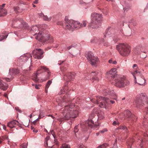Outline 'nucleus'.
Wrapping results in <instances>:
<instances>
[{"label": "nucleus", "instance_id": "f257e3e1", "mask_svg": "<svg viewBox=\"0 0 148 148\" xmlns=\"http://www.w3.org/2000/svg\"><path fill=\"white\" fill-rule=\"evenodd\" d=\"M39 25H35L33 26L31 28V31L35 33L34 35L35 36V38L42 42L50 43L53 42V38L48 32L46 33L45 32L41 31L37 33L39 30Z\"/></svg>", "mask_w": 148, "mask_h": 148}, {"label": "nucleus", "instance_id": "f03ea898", "mask_svg": "<svg viewBox=\"0 0 148 148\" xmlns=\"http://www.w3.org/2000/svg\"><path fill=\"white\" fill-rule=\"evenodd\" d=\"M73 107V106L70 105L65 106L62 110L63 116L61 117L57 118V119L62 122L64 120H68L70 118L76 117L78 115L79 111L74 109L72 110Z\"/></svg>", "mask_w": 148, "mask_h": 148}, {"label": "nucleus", "instance_id": "7ed1b4c3", "mask_svg": "<svg viewBox=\"0 0 148 148\" xmlns=\"http://www.w3.org/2000/svg\"><path fill=\"white\" fill-rule=\"evenodd\" d=\"M64 27L66 29L72 30L75 28H80L86 26L87 22L83 21L81 23L72 20H69L65 18Z\"/></svg>", "mask_w": 148, "mask_h": 148}, {"label": "nucleus", "instance_id": "20e7f679", "mask_svg": "<svg viewBox=\"0 0 148 148\" xmlns=\"http://www.w3.org/2000/svg\"><path fill=\"white\" fill-rule=\"evenodd\" d=\"M91 100L94 103L99 104L100 107L105 108L106 109L108 108L110 103L113 104L115 102L114 101L111 100L106 97H103L100 96H97L96 98L92 99Z\"/></svg>", "mask_w": 148, "mask_h": 148}, {"label": "nucleus", "instance_id": "39448f33", "mask_svg": "<svg viewBox=\"0 0 148 148\" xmlns=\"http://www.w3.org/2000/svg\"><path fill=\"white\" fill-rule=\"evenodd\" d=\"M133 104L137 107L146 105L145 111L147 113V111L148 109V98L145 93H141L134 100Z\"/></svg>", "mask_w": 148, "mask_h": 148}, {"label": "nucleus", "instance_id": "423d86ee", "mask_svg": "<svg viewBox=\"0 0 148 148\" xmlns=\"http://www.w3.org/2000/svg\"><path fill=\"white\" fill-rule=\"evenodd\" d=\"M102 19V15L96 13H93L91 15V21L89 26L91 28L96 29L101 26L100 22Z\"/></svg>", "mask_w": 148, "mask_h": 148}, {"label": "nucleus", "instance_id": "0eeeda50", "mask_svg": "<svg viewBox=\"0 0 148 148\" xmlns=\"http://www.w3.org/2000/svg\"><path fill=\"white\" fill-rule=\"evenodd\" d=\"M90 118L92 119L91 116L90 117ZM95 121H96V120L94 119H90L85 122L81 123L80 125L79 124L75 126L74 132L75 133H77L79 128L81 130L84 131H87V128H93V127L92 126V125H94V123Z\"/></svg>", "mask_w": 148, "mask_h": 148}, {"label": "nucleus", "instance_id": "6e6552de", "mask_svg": "<svg viewBox=\"0 0 148 148\" xmlns=\"http://www.w3.org/2000/svg\"><path fill=\"white\" fill-rule=\"evenodd\" d=\"M116 49L120 55L124 57L127 56L131 51L130 46L126 43H119L116 45Z\"/></svg>", "mask_w": 148, "mask_h": 148}, {"label": "nucleus", "instance_id": "1a4fd4ad", "mask_svg": "<svg viewBox=\"0 0 148 148\" xmlns=\"http://www.w3.org/2000/svg\"><path fill=\"white\" fill-rule=\"evenodd\" d=\"M114 83L116 86L122 88L129 84V82L125 77L118 75L114 79Z\"/></svg>", "mask_w": 148, "mask_h": 148}, {"label": "nucleus", "instance_id": "9d476101", "mask_svg": "<svg viewBox=\"0 0 148 148\" xmlns=\"http://www.w3.org/2000/svg\"><path fill=\"white\" fill-rule=\"evenodd\" d=\"M135 79V83H137L141 86H144L146 83L145 80L139 72L137 71L132 73Z\"/></svg>", "mask_w": 148, "mask_h": 148}, {"label": "nucleus", "instance_id": "9b49d317", "mask_svg": "<svg viewBox=\"0 0 148 148\" xmlns=\"http://www.w3.org/2000/svg\"><path fill=\"white\" fill-rule=\"evenodd\" d=\"M104 113L103 112H100V113H99L97 115L98 118L99 120L102 119L104 118ZM97 115H96L95 114L92 113L90 114L89 118L88 119H91V118H90V117L91 116L92 117V119H94L95 121L96 120V121L94 122V125H92V126L94 127L93 128H92L94 130H96L99 127V125L94 124V123H96L97 121Z\"/></svg>", "mask_w": 148, "mask_h": 148}, {"label": "nucleus", "instance_id": "f8f14e48", "mask_svg": "<svg viewBox=\"0 0 148 148\" xmlns=\"http://www.w3.org/2000/svg\"><path fill=\"white\" fill-rule=\"evenodd\" d=\"M43 51L39 48L34 50L32 52L34 57L35 58L38 59H41L43 57Z\"/></svg>", "mask_w": 148, "mask_h": 148}, {"label": "nucleus", "instance_id": "ddd939ff", "mask_svg": "<svg viewBox=\"0 0 148 148\" xmlns=\"http://www.w3.org/2000/svg\"><path fill=\"white\" fill-rule=\"evenodd\" d=\"M103 94L106 95H110V99L116 100L117 99V97L115 95L114 90L109 88L105 89L103 90Z\"/></svg>", "mask_w": 148, "mask_h": 148}, {"label": "nucleus", "instance_id": "4468645a", "mask_svg": "<svg viewBox=\"0 0 148 148\" xmlns=\"http://www.w3.org/2000/svg\"><path fill=\"white\" fill-rule=\"evenodd\" d=\"M44 71H45L47 73V75L45 80V81L49 79L51 75V73L49 71L48 68L44 66H41L39 67L37 71L38 73H40Z\"/></svg>", "mask_w": 148, "mask_h": 148}, {"label": "nucleus", "instance_id": "2eb2a0df", "mask_svg": "<svg viewBox=\"0 0 148 148\" xmlns=\"http://www.w3.org/2000/svg\"><path fill=\"white\" fill-rule=\"evenodd\" d=\"M90 42L92 43H97L98 45H100L103 44L104 46H108L109 44L107 42L104 41L103 39H98L96 38H94L91 40Z\"/></svg>", "mask_w": 148, "mask_h": 148}, {"label": "nucleus", "instance_id": "dca6fc26", "mask_svg": "<svg viewBox=\"0 0 148 148\" xmlns=\"http://www.w3.org/2000/svg\"><path fill=\"white\" fill-rule=\"evenodd\" d=\"M76 74L74 73H67L64 74V80L67 82L71 81L74 78Z\"/></svg>", "mask_w": 148, "mask_h": 148}, {"label": "nucleus", "instance_id": "f3484780", "mask_svg": "<svg viewBox=\"0 0 148 148\" xmlns=\"http://www.w3.org/2000/svg\"><path fill=\"white\" fill-rule=\"evenodd\" d=\"M87 58L88 60V61L90 64H94V63L92 62L93 60H95V62L98 61V58L97 56H94L93 53L91 52H88L87 53Z\"/></svg>", "mask_w": 148, "mask_h": 148}, {"label": "nucleus", "instance_id": "a211bd4d", "mask_svg": "<svg viewBox=\"0 0 148 148\" xmlns=\"http://www.w3.org/2000/svg\"><path fill=\"white\" fill-rule=\"evenodd\" d=\"M117 69L116 68H112L107 73V74L112 78H115L117 75Z\"/></svg>", "mask_w": 148, "mask_h": 148}, {"label": "nucleus", "instance_id": "6ab92c4d", "mask_svg": "<svg viewBox=\"0 0 148 148\" xmlns=\"http://www.w3.org/2000/svg\"><path fill=\"white\" fill-rule=\"evenodd\" d=\"M16 23L17 24L20 23V25L19 26L20 28L25 27V23L23 20V19L18 18H15L13 21V23L14 24Z\"/></svg>", "mask_w": 148, "mask_h": 148}, {"label": "nucleus", "instance_id": "aec40b11", "mask_svg": "<svg viewBox=\"0 0 148 148\" xmlns=\"http://www.w3.org/2000/svg\"><path fill=\"white\" fill-rule=\"evenodd\" d=\"M19 124V122L18 121L13 120L8 123L7 126L11 128H12L14 127L16 125H18Z\"/></svg>", "mask_w": 148, "mask_h": 148}, {"label": "nucleus", "instance_id": "412c9836", "mask_svg": "<svg viewBox=\"0 0 148 148\" xmlns=\"http://www.w3.org/2000/svg\"><path fill=\"white\" fill-rule=\"evenodd\" d=\"M49 138V136H47L46 137L45 141V147H52L53 145L52 143L51 144V141Z\"/></svg>", "mask_w": 148, "mask_h": 148}, {"label": "nucleus", "instance_id": "4be33fe9", "mask_svg": "<svg viewBox=\"0 0 148 148\" xmlns=\"http://www.w3.org/2000/svg\"><path fill=\"white\" fill-rule=\"evenodd\" d=\"M8 84L5 83L3 81L0 79V88L4 90H5L8 87Z\"/></svg>", "mask_w": 148, "mask_h": 148}, {"label": "nucleus", "instance_id": "5701e85b", "mask_svg": "<svg viewBox=\"0 0 148 148\" xmlns=\"http://www.w3.org/2000/svg\"><path fill=\"white\" fill-rule=\"evenodd\" d=\"M32 55L30 53L24 54L23 56H21V59H22L23 61L26 62L29 58L32 57Z\"/></svg>", "mask_w": 148, "mask_h": 148}, {"label": "nucleus", "instance_id": "b1692460", "mask_svg": "<svg viewBox=\"0 0 148 148\" xmlns=\"http://www.w3.org/2000/svg\"><path fill=\"white\" fill-rule=\"evenodd\" d=\"M19 72V70L17 69H10L9 71V73L11 75H15Z\"/></svg>", "mask_w": 148, "mask_h": 148}, {"label": "nucleus", "instance_id": "393cba45", "mask_svg": "<svg viewBox=\"0 0 148 148\" xmlns=\"http://www.w3.org/2000/svg\"><path fill=\"white\" fill-rule=\"evenodd\" d=\"M125 116V117L128 119V120L131 119V113L129 110H125L124 112Z\"/></svg>", "mask_w": 148, "mask_h": 148}, {"label": "nucleus", "instance_id": "a878e982", "mask_svg": "<svg viewBox=\"0 0 148 148\" xmlns=\"http://www.w3.org/2000/svg\"><path fill=\"white\" fill-rule=\"evenodd\" d=\"M112 30V29L111 27H110L107 29L106 31L105 34L104 35V37H108L111 34V32Z\"/></svg>", "mask_w": 148, "mask_h": 148}, {"label": "nucleus", "instance_id": "bb28decb", "mask_svg": "<svg viewBox=\"0 0 148 148\" xmlns=\"http://www.w3.org/2000/svg\"><path fill=\"white\" fill-rule=\"evenodd\" d=\"M8 36V33L6 32L3 33L0 35V41L5 39Z\"/></svg>", "mask_w": 148, "mask_h": 148}, {"label": "nucleus", "instance_id": "cd10ccee", "mask_svg": "<svg viewBox=\"0 0 148 148\" xmlns=\"http://www.w3.org/2000/svg\"><path fill=\"white\" fill-rule=\"evenodd\" d=\"M7 12L6 9L4 8L0 9V16L3 17L5 16L7 14Z\"/></svg>", "mask_w": 148, "mask_h": 148}, {"label": "nucleus", "instance_id": "c85d7f7f", "mask_svg": "<svg viewBox=\"0 0 148 148\" xmlns=\"http://www.w3.org/2000/svg\"><path fill=\"white\" fill-rule=\"evenodd\" d=\"M96 74H97V73L95 71H92V73H91L90 75L94 76H93L92 77L93 79H94L96 81H98L99 80V79L98 77L96 76Z\"/></svg>", "mask_w": 148, "mask_h": 148}, {"label": "nucleus", "instance_id": "c756f323", "mask_svg": "<svg viewBox=\"0 0 148 148\" xmlns=\"http://www.w3.org/2000/svg\"><path fill=\"white\" fill-rule=\"evenodd\" d=\"M40 73H38L37 72L36 74H34L32 77V79L35 82H37L38 81L39 79L38 78L37 75Z\"/></svg>", "mask_w": 148, "mask_h": 148}, {"label": "nucleus", "instance_id": "7c9ffc66", "mask_svg": "<svg viewBox=\"0 0 148 148\" xmlns=\"http://www.w3.org/2000/svg\"><path fill=\"white\" fill-rule=\"evenodd\" d=\"M42 18L45 21H51L52 17L51 16L48 17L47 16L44 15Z\"/></svg>", "mask_w": 148, "mask_h": 148}, {"label": "nucleus", "instance_id": "2f4dec72", "mask_svg": "<svg viewBox=\"0 0 148 148\" xmlns=\"http://www.w3.org/2000/svg\"><path fill=\"white\" fill-rule=\"evenodd\" d=\"M134 140L132 139H131L130 140V141H128L127 143V145L128 146V148H131V145L132 144Z\"/></svg>", "mask_w": 148, "mask_h": 148}, {"label": "nucleus", "instance_id": "473e14b6", "mask_svg": "<svg viewBox=\"0 0 148 148\" xmlns=\"http://www.w3.org/2000/svg\"><path fill=\"white\" fill-rule=\"evenodd\" d=\"M148 122V120L145 117H144L143 123V125L144 127H146L147 123Z\"/></svg>", "mask_w": 148, "mask_h": 148}, {"label": "nucleus", "instance_id": "72a5a7b5", "mask_svg": "<svg viewBox=\"0 0 148 148\" xmlns=\"http://www.w3.org/2000/svg\"><path fill=\"white\" fill-rule=\"evenodd\" d=\"M108 146V144L106 143H104L102 145H99L97 148H106Z\"/></svg>", "mask_w": 148, "mask_h": 148}, {"label": "nucleus", "instance_id": "f704fd0d", "mask_svg": "<svg viewBox=\"0 0 148 148\" xmlns=\"http://www.w3.org/2000/svg\"><path fill=\"white\" fill-rule=\"evenodd\" d=\"M67 88L66 86V85H65L64 87H63L61 90L60 92V94H62L64 92H66L65 91V90H66Z\"/></svg>", "mask_w": 148, "mask_h": 148}, {"label": "nucleus", "instance_id": "c9c22d12", "mask_svg": "<svg viewBox=\"0 0 148 148\" xmlns=\"http://www.w3.org/2000/svg\"><path fill=\"white\" fill-rule=\"evenodd\" d=\"M60 148H70L69 145L66 144H63Z\"/></svg>", "mask_w": 148, "mask_h": 148}, {"label": "nucleus", "instance_id": "e433bc0d", "mask_svg": "<svg viewBox=\"0 0 148 148\" xmlns=\"http://www.w3.org/2000/svg\"><path fill=\"white\" fill-rule=\"evenodd\" d=\"M108 62L110 64H116L117 63L116 61H113L112 59L109 60L108 61Z\"/></svg>", "mask_w": 148, "mask_h": 148}, {"label": "nucleus", "instance_id": "4c0bfd02", "mask_svg": "<svg viewBox=\"0 0 148 148\" xmlns=\"http://www.w3.org/2000/svg\"><path fill=\"white\" fill-rule=\"evenodd\" d=\"M27 143H23L21 145L20 148H27Z\"/></svg>", "mask_w": 148, "mask_h": 148}, {"label": "nucleus", "instance_id": "58836bf2", "mask_svg": "<svg viewBox=\"0 0 148 148\" xmlns=\"http://www.w3.org/2000/svg\"><path fill=\"white\" fill-rule=\"evenodd\" d=\"M119 129L121 130H123L125 131H126L127 130V128L125 126L121 125L119 127Z\"/></svg>", "mask_w": 148, "mask_h": 148}, {"label": "nucleus", "instance_id": "ea45409f", "mask_svg": "<svg viewBox=\"0 0 148 148\" xmlns=\"http://www.w3.org/2000/svg\"><path fill=\"white\" fill-rule=\"evenodd\" d=\"M95 60H92V62H93V63H95V64L94 63V64H90L92 66H96V65H97V64H98V63H99V59H98V61H97V62H95Z\"/></svg>", "mask_w": 148, "mask_h": 148}, {"label": "nucleus", "instance_id": "a19ab883", "mask_svg": "<svg viewBox=\"0 0 148 148\" xmlns=\"http://www.w3.org/2000/svg\"><path fill=\"white\" fill-rule=\"evenodd\" d=\"M51 83H52V82L51 81H50V80H49L47 82V83L46 84V86H45V87H46V88H49L50 85L51 84Z\"/></svg>", "mask_w": 148, "mask_h": 148}, {"label": "nucleus", "instance_id": "79ce46f5", "mask_svg": "<svg viewBox=\"0 0 148 148\" xmlns=\"http://www.w3.org/2000/svg\"><path fill=\"white\" fill-rule=\"evenodd\" d=\"M32 86H34L35 88L37 89H39L40 88L39 86H41V85L39 84L37 85L32 84Z\"/></svg>", "mask_w": 148, "mask_h": 148}, {"label": "nucleus", "instance_id": "37998d69", "mask_svg": "<svg viewBox=\"0 0 148 148\" xmlns=\"http://www.w3.org/2000/svg\"><path fill=\"white\" fill-rule=\"evenodd\" d=\"M119 123L118 121H114L112 123V125H119Z\"/></svg>", "mask_w": 148, "mask_h": 148}, {"label": "nucleus", "instance_id": "c03bdc74", "mask_svg": "<svg viewBox=\"0 0 148 148\" xmlns=\"http://www.w3.org/2000/svg\"><path fill=\"white\" fill-rule=\"evenodd\" d=\"M20 31H15L14 32V33L18 37H21V35L20 34Z\"/></svg>", "mask_w": 148, "mask_h": 148}, {"label": "nucleus", "instance_id": "a18cd8bd", "mask_svg": "<svg viewBox=\"0 0 148 148\" xmlns=\"http://www.w3.org/2000/svg\"><path fill=\"white\" fill-rule=\"evenodd\" d=\"M59 45L56 43H54L53 44L52 47L54 48H57L59 46Z\"/></svg>", "mask_w": 148, "mask_h": 148}, {"label": "nucleus", "instance_id": "49530a36", "mask_svg": "<svg viewBox=\"0 0 148 148\" xmlns=\"http://www.w3.org/2000/svg\"><path fill=\"white\" fill-rule=\"evenodd\" d=\"M108 131V130L107 129L105 128L103 129V130L100 131V132L101 134H103L105 132H107Z\"/></svg>", "mask_w": 148, "mask_h": 148}, {"label": "nucleus", "instance_id": "de8ad7c7", "mask_svg": "<svg viewBox=\"0 0 148 148\" xmlns=\"http://www.w3.org/2000/svg\"><path fill=\"white\" fill-rule=\"evenodd\" d=\"M116 143H117L116 141H115V143H114V144L113 145V146H112V148H117Z\"/></svg>", "mask_w": 148, "mask_h": 148}, {"label": "nucleus", "instance_id": "09e8293b", "mask_svg": "<svg viewBox=\"0 0 148 148\" xmlns=\"http://www.w3.org/2000/svg\"><path fill=\"white\" fill-rule=\"evenodd\" d=\"M80 4H83L84 5H86L88 4V3H86L83 1H80Z\"/></svg>", "mask_w": 148, "mask_h": 148}, {"label": "nucleus", "instance_id": "8fccbe9b", "mask_svg": "<svg viewBox=\"0 0 148 148\" xmlns=\"http://www.w3.org/2000/svg\"><path fill=\"white\" fill-rule=\"evenodd\" d=\"M113 39L114 42L115 43L118 41L119 39V38L116 37L115 38H113Z\"/></svg>", "mask_w": 148, "mask_h": 148}, {"label": "nucleus", "instance_id": "3c124183", "mask_svg": "<svg viewBox=\"0 0 148 148\" xmlns=\"http://www.w3.org/2000/svg\"><path fill=\"white\" fill-rule=\"evenodd\" d=\"M74 46L72 45H71L70 46H69L67 47V49L68 50H69L73 47Z\"/></svg>", "mask_w": 148, "mask_h": 148}, {"label": "nucleus", "instance_id": "603ef678", "mask_svg": "<svg viewBox=\"0 0 148 148\" xmlns=\"http://www.w3.org/2000/svg\"><path fill=\"white\" fill-rule=\"evenodd\" d=\"M134 22V20H131L130 21H129V22L130 23L132 24L133 26H135L136 25V23H134L133 22Z\"/></svg>", "mask_w": 148, "mask_h": 148}, {"label": "nucleus", "instance_id": "864d4df0", "mask_svg": "<svg viewBox=\"0 0 148 148\" xmlns=\"http://www.w3.org/2000/svg\"><path fill=\"white\" fill-rule=\"evenodd\" d=\"M38 14L39 15V16L40 17H41V18H43V16L44 15L43 13H41L40 14Z\"/></svg>", "mask_w": 148, "mask_h": 148}, {"label": "nucleus", "instance_id": "5fc2aeb1", "mask_svg": "<svg viewBox=\"0 0 148 148\" xmlns=\"http://www.w3.org/2000/svg\"><path fill=\"white\" fill-rule=\"evenodd\" d=\"M51 48V46H49L48 47H47L46 48L45 50L46 51H47L48 50L50 49Z\"/></svg>", "mask_w": 148, "mask_h": 148}, {"label": "nucleus", "instance_id": "6e6d98bb", "mask_svg": "<svg viewBox=\"0 0 148 148\" xmlns=\"http://www.w3.org/2000/svg\"><path fill=\"white\" fill-rule=\"evenodd\" d=\"M148 10V3L147 4V6L144 9L143 12H145V11L147 10Z\"/></svg>", "mask_w": 148, "mask_h": 148}, {"label": "nucleus", "instance_id": "4d7b16f0", "mask_svg": "<svg viewBox=\"0 0 148 148\" xmlns=\"http://www.w3.org/2000/svg\"><path fill=\"white\" fill-rule=\"evenodd\" d=\"M15 110H16L17 111H18V112H21V110H20L19 109V108H18V107H16V108H15Z\"/></svg>", "mask_w": 148, "mask_h": 148}, {"label": "nucleus", "instance_id": "13d9d810", "mask_svg": "<svg viewBox=\"0 0 148 148\" xmlns=\"http://www.w3.org/2000/svg\"><path fill=\"white\" fill-rule=\"evenodd\" d=\"M5 79L6 81L8 82H10L11 80V79H10L8 78H5Z\"/></svg>", "mask_w": 148, "mask_h": 148}, {"label": "nucleus", "instance_id": "bf43d9fd", "mask_svg": "<svg viewBox=\"0 0 148 148\" xmlns=\"http://www.w3.org/2000/svg\"><path fill=\"white\" fill-rule=\"evenodd\" d=\"M5 5V4H3L2 5H0V9H1V8H3L4 7Z\"/></svg>", "mask_w": 148, "mask_h": 148}, {"label": "nucleus", "instance_id": "052dcab7", "mask_svg": "<svg viewBox=\"0 0 148 148\" xmlns=\"http://www.w3.org/2000/svg\"><path fill=\"white\" fill-rule=\"evenodd\" d=\"M38 0H35L33 1V3L34 4H37L38 3Z\"/></svg>", "mask_w": 148, "mask_h": 148}, {"label": "nucleus", "instance_id": "680f3d73", "mask_svg": "<svg viewBox=\"0 0 148 148\" xmlns=\"http://www.w3.org/2000/svg\"><path fill=\"white\" fill-rule=\"evenodd\" d=\"M77 148H86V147H85L83 145L80 146L79 147H78Z\"/></svg>", "mask_w": 148, "mask_h": 148}, {"label": "nucleus", "instance_id": "e2e57ef3", "mask_svg": "<svg viewBox=\"0 0 148 148\" xmlns=\"http://www.w3.org/2000/svg\"><path fill=\"white\" fill-rule=\"evenodd\" d=\"M135 67H136L137 68H138V65L137 64H135L133 65L132 68H134Z\"/></svg>", "mask_w": 148, "mask_h": 148}, {"label": "nucleus", "instance_id": "0e129e2a", "mask_svg": "<svg viewBox=\"0 0 148 148\" xmlns=\"http://www.w3.org/2000/svg\"><path fill=\"white\" fill-rule=\"evenodd\" d=\"M51 134H52V135L53 136V138H54V139H55V138H56V136H54V135H53V134H52L53 132V130H51Z\"/></svg>", "mask_w": 148, "mask_h": 148}, {"label": "nucleus", "instance_id": "69168bd1", "mask_svg": "<svg viewBox=\"0 0 148 148\" xmlns=\"http://www.w3.org/2000/svg\"><path fill=\"white\" fill-rule=\"evenodd\" d=\"M48 116H51V117L52 118H53V119H55V118L51 114H49L48 115H47Z\"/></svg>", "mask_w": 148, "mask_h": 148}, {"label": "nucleus", "instance_id": "338daca9", "mask_svg": "<svg viewBox=\"0 0 148 148\" xmlns=\"http://www.w3.org/2000/svg\"><path fill=\"white\" fill-rule=\"evenodd\" d=\"M18 9H19V8L18 7H14V10L15 11L17 10H18Z\"/></svg>", "mask_w": 148, "mask_h": 148}, {"label": "nucleus", "instance_id": "774afa93", "mask_svg": "<svg viewBox=\"0 0 148 148\" xmlns=\"http://www.w3.org/2000/svg\"><path fill=\"white\" fill-rule=\"evenodd\" d=\"M143 140H142L141 142V143L140 144V146L142 147L143 146Z\"/></svg>", "mask_w": 148, "mask_h": 148}]
</instances>
